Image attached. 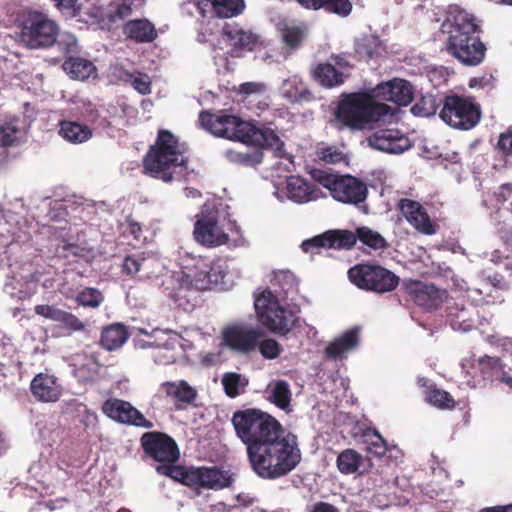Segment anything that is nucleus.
Returning <instances> with one entry per match:
<instances>
[{
    "instance_id": "obj_1",
    "label": "nucleus",
    "mask_w": 512,
    "mask_h": 512,
    "mask_svg": "<svg viewBox=\"0 0 512 512\" xmlns=\"http://www.w3.org/2000/svg\"><path fill=\"white\" fill-rule=\"evenodd\" d=\"M231 422L246 445L254 473L265 480L288 475L302 460L297 436L286 432L272 415L257 408L237 410Z\"/></svg>"
},
{
    "instance_id": "obj_2",
    "label": "nucleus",
    "mask_w": 512,
    "mask_h": 512,
    "mask_svg": "<svg viewBox=\"0 0 512 512\" xmlns=\"http://www.w3.org/2000/svg\"><path fill=\"white\" fill-rule=\"evenodd\" d=\"M481 22L459 6H450L441 29L445 35L444 50L463 66L480 65L487 47L481 40Z\"/></svg>"
},
{
    "instance_id": "obj_3",
    "label": "nucleus",
    "mask_w": 512,
    "mask_h": 512,
    "mask_svg": "<svg viewBox=\"0 0 512 512\" xmlns=\"http://www.w3.org/2000/svg\"><path fill=\"white\" fill-rule=\"evenodd\" d=\"M376 96L382 101L396 104L391 107L378 102L369 94L354 92V130L373 129L377 123L392 122L400 106H407L413 100L410 83L404 79L394 78L377 86Z\"/></svg>"
},
{
    "instance_id": "obj_4",
    "label": "nucleus",
    "mask_w": 512,
    "mask_h": 512,
    "mask_svg": "<svg viewBox=\"0 0 512 512\" xmlns=\"http://www.w3.org/2000/svg\"><path fill=\"white\" fill-rule=\"evenodd\" d=\"M142 167L146 175L165 183L181 181L187 175L188 157L177 136L159 129L155 142L143 157Z\"/></svg>"
},
{
    "instance_id": "obj_5",
    "label": "nucleus",
    "mask_w": 512,
    "mask_h": 512,
    "mask_svg": "<svg viewBox=\"0 0 512 512\" xmlns=\"http://www.w3.org/2000/svg\"><path fill=\"white\" fill-rule=\"evenodd\" d=\"M156 471L190 488L222 490L234 482L233 474L217 466L185 467L180 465H158Z\"/></svg>"
},
{
    "instance_id": "obj_6",
    "label": "nucleus",
    "mask_w": 512,
    "mask_h": 512,
    "mask_svg": "<svg viewBox=\"0 0 512 512\" xmlns=\"http://www.w3.org/2000/svg\"><path fill=\"white\" fill-rule=\"evenodd\" d=\"M16 26L18 41L28 49H47L57 42L59 26L44 12L25 9L18 14Z\"/></svg>"
},
{
    "instance_id": "obj_7",
    "label": "nucleus",
    "mask_w": 512,
    "mask_h": 512,
    "mask_svg": "<svg viewBox=\"0 0 512 512\" xmlns=\"http://www.w3.org/2000/svg\"><path fill=\"white\" fill-rule=\"evenodd\" d=\"M254 306L259 321L273 333L286 335L295 325V314L282 307L270 290H265L257 296Z\"/></svg>"
},
{
    "instance_id": "obj_8",
    "label": "nucleus",
    "mask_w": 512,
    "mask_h": 512,
    "mask_svg": "<svg viewBox=\"0 0 512 512\" xmlns=\"http://www.w3.org/2000/svg\"><path fill=\"white\" fill-rule=\"evenodd\" d=\"M439 116L449 126L467 131L479 123L481 109L472 99L454 94L444 98Z\"/></svg>"
},
{
    "instance_id": "obj_9",
    "label": "nucleus",
    "mask_w": 512,
    "mask_h": 512,
    "mask_svg": "<svg viewBox=\"0 0 512 512\" xmlns=\"http://www.w3.org/2000/svg\"><path fill=\"white\" fill-rule=\"evenodd\" d=\"M399 277L389 269L373 263L354 265V285L376 293L394 291L399 285Z\"/></svg>"
},
{
    "instance_id": "obj_10",
    "label": "nucleus",
    "mask_w": 512,
    "mask_h": 512,
    "mask_svg": "<svg viewBox=\"0 0 512 512\" xmlns=\"http://www.w3.org/2000/svg\"><path fill=\"white\" fill-rule=\"evenodd\" d=\"M199 122L204 129L217 137L238 141H242L245 128L248 127V122L226 111H202Z\"/></svg>"
},
{
    "instance_id": "obj_11",
    "label": "nucleus",
    "mask_w": 512,
    "mask_h": 512,
    "mask_svg": "<svg viewBox=\"0 0 512 512\" xmlns=\"http://www.w3.org/2000/svg\"><path fill=\"white\" fill-rule=\"evenodd\" d=\"M140 444L144 453L161 465H174L180 458L176 441L166 433L146 432L141 436Z\"/></svg>"
},
{
    "instance_id": "obj_12",
    "label": "nucleus",
    "mask_w": 512,
    "mask_h": 512,
    "mask_svg": "<svg viewBox=\"0 0 512 512\" xmlns=\"http://www.w3.org/2000/svg\"><path fill=\"white\" fill-rule=\"evenodd\" d=\"M265 332L258 327L244 324H232L223 328L221 345L238 354L248 355L257 349L259 337Z\"/></svg>"
},
{
    "instance_id": "obj_13",
    "label": "nucleus",
    "mask_w": 512,
    "mask_h": 512,
    "mask_svg": "<svg viewBox=\"0 0 512 512\" xmlns=\"http://www.w3.org/2000/svg\"><path fill=\"white\" fill-rule=\"evenodd\" d=\"M218 211H202L194 224V239L202 246L213 248L226 244L228 234L219 225Z\"/></svg>"
},
{
    "instance_id": "obj_14",
    "label": "nucleus",
    "mask_w": 512,
    "mask_h": 512,
    "mask_svg": "<svg viewBox=\"0 0 512 512\" xmlns=\"http://www.w3.org/2000/svg\"><path fill=\"white\" fill-rule=\"evenodd\" d=\"M301 249L310 254H319L322 249L350 250L352 249V231L347 229L327 230L304 240Z\"/></svg>"
},
{
    "instance_id": "obj_15",
    "label": "nucleus",
    "mask_w": 512,
    "mask_h": 512,
    "mask_svg": "<svg viewBox=\"0 0 512 512\" xmlns=\"http://www.w3.org/2000/svg\"><path fill=\"white\" fill-rule=\"evenodd\" d=\"M103 413L110 419L136 427L151 429L154 424L145 418V416L131 403L122 399L110 398L102 405Z\"/></svg>"
},
{
    "instance_id": "obj_16",
    "label": "nucleus",
    "mask_w": 512,
    "mask_h": 512,
    "mask_svg": "<svg viewBox=\"0 0 512 512\" xmlns=\"http://www.w3.org/2000/svg\"><path fill=\"white\" fill-rule=\"evenodd\" d=\"M403 286L411 300L426 310L437 309L447 298L446 290L439 289L434 284L409 280L404 282Z\"/></svg>"
},
{
    "instance_id": "obj_17",
    "label": "nucleus",
    "mask_w": 512,
    "mask_h": 512,
    "mask_svg": "<svg viewBox=\"0 0 512 512\" xmlns=\"http://www.w3.org/2000/svg\"><path fill=\"white\" fill-rule=\"evenodd\" d=\"M310 175L313 180L327 188L332 197L343 203H352V176L328 173L322 169H312Z\"/></svg>"
},
{
    "instance_id": "obj_18",
    "label": "nucleus",
    "mask_w": 512,
    "mask_h": 512,
    "mask_svg": "<svg viewBox=\"0 0 512 512\" xmlns=\"http://www.w3.org/2000/svg\"><path fill=\"white\" fill-rule=\"evenodd\" d=\"M366 141L369 147L391 154L402 153L411 147L409 138L395 129L378 130Z\"/></svg>"
},
{
    "instance_id": "obj_19",
    "label": "nucleus",
    "mask_w": 512,
    "mask_h": 512,
    "mask_svg": "<svg viewBox=\"0 0 512 512\" xmlns=\"http://www.w3.org/2000/svg\"><path fill=\"white\" fill-rule=\"evenodd\" d=\"M354 442L367 454L381 458L386 454L387 445L380 433L370 424L357 421L354 423Z\"/></svg>"
},
{
    "instance_id": "obj_20",
    "label": "nucleus",
    "mask_w": 512,
    "mask_h": 512,
    "mask_svg": "<svg viewBox=\"0 0 512 512\" xmlns=\"http://www.w3.org/2000/svg\"><path fill=\"white\" fill-rule=\"evenodd\" d=\"M397 208L417 231L425 235L436 233V226L432 223L426 209L418 201L402 198L399 200Z\"/></svg>"
},
{
    "instance_id": "obj_21",
    "label": "nucleus",
    "mask_w": 512,
    "mask_h": 512,
    "mask_svg": "<svg viewBox=\"0 0 512 512\" xmlns=\"http://www.w3.org/2000/svg\"><path fill=\"white\" fill-rule=\"evenodd\" d=\"M196 6L199 13L218 18H232L242 13L245 4L244 0H188Z\"/></svg>"
},
{
    "instance_id": "obj_22",
    "label": "nucleus",
    "mask_w": 512,
    "mask_h": 512,
    "mask_svg": "<svg viewBox=\"0 0 512 512\" xmlns=\"http://www.w3.org/2000/svg\"><path fill=\"white\" fill-rule=\"evenodd\" d=\"M213 262L209 257L199 256L194 259V264L189 268L187 277L190 278L191 285L199 291L211 288L212 284H216L219 275L213 271Z\"/></svg>"
},
{
    "instance_id": "obj_23",
    "label": "nucleus",
    "mask_w": 512,
    "mask_h": 512,
    "mask_svg": "<svg viewBox=\"0 0 512 512\" xmlns=\"http://www.w3.org/2000/svg\"><path fill=\"white\" fill-rule=\"evenodd\" d=\"M241 142L274 149L276 152L282 151L284 147L283 141L274 129L265 126L258 127L250 122H248V127L245 128Z\"/></svg>"
},
{
    "instance_id": "obj_24",
    "label": "nucleus",
    "mask_w": 512,
    "mask_h": 512,
    "mask_svg": "<svg viewBox=\"0 0 512 512\" xmlns=\"http://www.w3.org/2000/svg\"><path fill=\"white\" fill-rule=\"evenodd\" d=\"M32 395L41 402H56L62 395L58 379L49 374H37L30 384Z\"/></svg>"
},
{
    "instance_id": "obj_25",
    "label": "nucleus",
    "mask_w": 512,
    "mask_h": 512,
    "mask_svg": "<svg viewBox=\"0 0 512 512\" xmlns=\"http://www.w3.org/2000/svg\"><path fill=\"white\" fill-rule=\"evenodd\" d=\"M277 30L283 43V49L288 54L298 50L308 35V29L304 23L282 21L277 24Z\"/></svg>"
},
{
    "instance_id": "obj_26",
    "label": "nucleus",
    "mask_w": 512,
    "mask_h": 512,
    "mask_svg": "<svg viewBox=\"0 0 512 512\" xmlns=\"http://www.w3.org/2000/svg\"><path fill=\"white\" fill-rule=\"evenodd\" d=\"M223 33L231 47L230 53L233 57L240 56L244 50L253 51L259 41L258 35L237 27L224 28Z\"/></svg>"
},
{
    "instance_id": "obj_27",
    "label": "nucleus",
    "mask_w": 512,
    "mask_h": 512,
    "mask_svg": "<svg viewBox=\"0 0 512 512\" xmlns=\"http://www.w3.org/2000/svg\"><path fill=\"white\" fill-rule=\"evenodd\" d=\"M286 190L289 199L296 203H306L316 200L321 192L317 187L296 175H291L287 178Z\"/></svg>"
},
{
    "instance_id": "obj_28",
    "label": "nucleus",
    "mask_w": 512,
    "mask_h": 512,
    "mask_svg": "<svg viewBox=\"0 0 512 512\" xmlns=\"http://www.w3.org/2000/svg\"><path fill=\"white\" fill-rule=\"evenodd\" d=\"M477 311L474 307L455 304L447 308V319L453 330L468 332L476 326Z\"/></svg>"
},
{
    "instance_id": "obj_29",
    "label": "nucleus",
    "mask_w": 512,
    "mask_h": 512,
    "mask_svg": "<svg viewBox=\"0 0 512 512\" xmlns=\"http://www.w3.org/2000/svg\"><path fill=\"white\" fill-rule=\"evenodd\" d=\"M123 33L136 43H150L157 38V31L146 18L129 20L123 26Z\"/></svg>"
},
{
    "instance_id": "obj_30",
    "label": "nucleus",
    "mask_w": 512,
    "mask_h": 512,
    "mask_svg": "<svg viewBox=\"0 0 512 512\" xmlns=\"http://www.w3.org/2000/svg\"><path fill=\"white\" fill-rule=\"evenodd\" d=\"M282 94L292 104L308 103L315 99L313 92L297 76L290 77L284 81Z\"/></svg>"
},
{
    "instance_id": "obj_31",
    "label": "nucleus",
    "mask_w": 512,
    "mask_h": 512,
    "mask_svg": "<svg viewBox=\"0 0 512 512\" xmlns=\"http://www.w3.org/2000/svg\"><path fill=\"white\" fill-rule=\"evenodd\" d=\"M311 77L324 88H334L345 82L346 76L330 63H318L311 70Z\"/></svg>"
},
{
    "instance_id": "obj_32",
    "label": "nucleus",
    "mask_w": 512,
    "mask_h": 512,
    "mask_svg": "<svg viewBox=\"0 0 512 512\" xmlns=\"http://www.w3.org/2000/svg\"><path fill=\"white\" fill-rule=\"evenodd\" d=\"M161 389L167 397L184 404H192L197 398V390L185 380L163 382Z\"/></svg>"
},
{
    "instance_id": "obj_33",
    "label": "nucleus",
    "mask_w": 512,
    "mask_h": 512,
    "mask_svg": "<svg viewBox=\"0 0 512 512\" xmlns=\"http://www.w3.org/2000/svg\"><path fill=\"white\" fill-rule=\"evenodd\" d=\"M129 332L123 324L115 323L102 330L100 344L108 351L120 348L128 339Z\"/></svg>"
},
{
    "instance_id": "obj_34",
    "label": "nucleus",
    "mask_w": 512,
    "mask_h": 512,
    "mask_svg": "<svg viewBox=\"0 0 512 512\" xmlns=\"http://www.w3.org/2000/svg\"><path fill=\"white\" fill-rule=\"evenodd\" d=\"M59 135L71 143L78 144L89 140L92 137V130L87 125L62 120L59 123Z\"/></svg>"
},
{
    "instance_id": "obj_35",
    "label": "nucleus",
    "mask_w": 512,
    "mask_h": 512,
    "mask_svg": "<svg viewBox=\"0 0 512 512\" xmlns=\"http://www.w3.org/2000/svg\"><path fill=\"white\" fill-rule=\"evenodd\" d=\"M302 7L311 10L324 9L341 16H347L352 5L349 0H296Z\"/></svg>"
},
{
    "instance_id": "obj_36",
    "label": "nucleus",
    "mask_w": 512,
    "mask_h": 512,
    "mask_svg": "<svg viewBox=\"0 0 512 512\" xmlns=\"http://www.w3.org/2000/svg\"><path fill=\"white\" fill-rule=\"evenodd\" d=\"M63 70L76 80H85L96 72V67L88 59L81 57H69L62 65Z\"/></svg>"
},
{
    "instance_id": "obj_37",
    "label": "nucleus",
    "mask_w": 512,
    "mask_h": 512,
    "mask_svg": "<svg viewBox=\"0 0 512 512\" xmlns=\"http://www.w3.org/2000/svg\"><path fill=\"white\" fill-rule=\"evenodd\" d=\"M357 240L364 246L375 251H382L389 247L388 242L380 233L366 226L358 227L354 230V245Z\"/></svg>"
},
{
    "instance_id": "obj_38",
    "label": "nucleus",
    "mask_w": 512,
    "mask_h": 512,
    "mask_svg": "<svg viewBox=\"0 0 512 512\" xmlns=\"http://www.w3.org/2000/svg\"><path fill=\"white\" fill-rule=\"evenodd\" d=\"M424 396L426 402L441 410L453 409L456 404L449 392L437 388L436 385H430L428 390H424Z\"/></svg>"
},
{
    "instance_id": "obj_39",
    "label": "nucleus",
    "mask_w": 512,
    "mask_h": 512,
    "mask_svg": "<svg viewBox=\"0 0 512 512\" xmlns=\"http://www.w3.org/2000/svg\"><path fill=\"white\" fill-rule=\"evenodd\" d=\"M102 365L98 361L95 355H90L85 358V362L82 363L76 369V375L83 383L94 382L100 375Z\"/></svg>"
},
{
    "instance_id": "obj_40",
    "label": "nucleus",
    "mask_w": 512,
    "mask_h": 512,
    "mask_svg": "<svg viewBox=\"0 0 512 512\" xmlns=\"http://www.w3.org/2000/svg\"><path fill=\"white\" fill-rule=\"evenodd\" d=\"M19 120L12 118L0 123V147L15 146L19 142Z\"/></svg>"
},
{
    "instance_id": "obj_41",
    "label": "nucleus",
    "mask_w": 512,
    "mask_h": 512,
    "mask_svg": "<svg viewBox=\"0 0 512 512\" xmlns=\"http://www.w3.org/2000/svg\"><path fill=\"white\" fill-rule=\"evenodd\" d=\"M352 348V329L347 330L341 338L335 339L325 348L328 359H342L345 352Z\"/></svg>"
},
{
    "instance_id": "obj_42",
    "label": "nucleus",
    "mask_w": 512,
    "mask_h": 512,
    "mask_svg": "<svg viewBox=\"0 0 512 512\" xmlns=\"http://www.w3.org/2000/svg\"><path fill=\"white\" fill-rule=\"evenodd\" d=\"M247 384V379L235 372L225 373L222 377L224 391L230 398H235L244 393Z\"/></svg>"
},
{
    "instance_id": "obj_43",
    "label": "nucleus",
    "mask_w": 512,
    "mask_h": 512,
    "mask_svg": "<svg viewBox=\"0 0 512 512\" xmlns=\"http://www.w3.org/2000/svg\"><path fill=\"white\" fill-rule=\"evenodd\" d=\"M225 157L231 163L246 167L256 166L262 161V154L258 151L241 152L234 149H228L225 151Z\"/></svg>"
},
{
    "instance_id": "obj_44",
    "label": "nucleus",
    "mask_w": 512,
    "mask_h": 512,
    "mask_svg": "<svg viewBox=\"0 0 512 512\" xmlns=\"http://www.w3.org/2000/svg\"><path fill=\"white\" fill-rule=\"evenodd\" d=\"M119 78L124 82L130 83L132 87L142 95H146L151 92V80L145 73L139 71H123Z\"/></svg>"
},
{
    "instance_id": "obj_45",
    "label": "nucleus",
    "mask_w": 512,
    "mask_h": 512,
    "mask_svg": "<svg viewBox=\"0 0 512 512\" xmlns=\"http://www.w3.org/2000/svg\"><path fill=\"white\" fill-rule=\"evenodd\" d=\"M270 399L280 409L288 408L291 402L289 384L284 380L276 381L271 390Z\"/></svg>"
},
{
    "instance_id": "obj_46",
    "label": "nucleus",
    "mask_w": 512,
    "mask_h": 512,
    "mask_svg": "<svg viewBox=\"0 0 512 512\" xmlns=\"http://www.w3.org/2000/svg\"><path fill=\"white\" fill-rule=\"evenodd\" d=\"M334 115L338 122L348 128H352V93L342 94Z\"/></svg>"
},
{
    "instance_id": "obj_47",
    "label": "nucleus",
    "mask_w": 512,
    "mask_h": 512,
    "mask_svg": "<svg viewBox=\"0 0 512 512\" xmlns=\"http://www.w3.org/2000/svg\"><path fill=\"white\" fill-rule=\"evenodd\" d=\"M75 301L83 307L98 308L104 301V295L97 288L86 287L76 295Z\"/></svg>"
},
{
    "instance_id": "obj_48",
    "label": "nucleus",
    "mask_w": 512,
    "mask_h": 512,
    "mask_svg": "<svg viewBox=\"0 0 512 512\" xmlns=\"http://www.w3.org/2000/svg\"><path fill=\"white\" fill-rule=\"evenodd\" d=\"M316 154L318 158L327 164L345 163L349 164V157L336 146L318 147Z\"/></svg>"
},
{
    "instance_id": "obj_49",
    "label": "nucleus",
    "mask_w": 512,
    "mask_h": 512,
    "mask_svg": "<svg viewBox=\"0 0 512 512\" xmlns=\"http://www.w3.org/2000/svg\"><path fill=\"white\" fill-rule=\"evenodd\" d=\"M257 349L261 356L267 360H273L280 356L283 351L282 346L272 338L259 337Z\"/></svg>"
},
{
    "instance_id": "obj_50",
    "label": "nucleus",
    "mask_w": 512,
    "mask_h": 512,
    "mask_svg": "<svg viewBox=\"0 0 512 512\" xmlns=\"http://www.w3.org/2000/svg\"><path fill=\"white\" fill-rule=\"evenodd\" d=\"M110 11L108 15V19L111 22H116L118 20H124L132 15L133 13V2H128L127 0L122 1H113L109 5Z\"/></svg>"
},
{
    "instance_id": "obj_51",
    "label": "nucleus",
    "mask_w": 512,
    "mask_h": 512,
    "mask_svg": "<svg viewBox=\"0 0 512 512\" xmlns=\"http://www.w3.org/2000/svg\"><path fill=\"white\" fill-rule=\"evenodd\" d=\"M85 248L76 243L63 242L56 248V253L59 257L67 259L69 262H75L78 258L85 256Z\"/></svg>"
},
{
    "instance_id": "obj_52",
    "label": "nucleus",
    "mask_w": 512,
    "mask_h": 512,
    "mask_svg": "<svg viewBox=\"0 0 512 512\" xmlns=\"http://www.w3.org/2000/svg\"><path fill=\"white\" fill-rule=\"evenodd\" d=\"M57 322L61 323L66 329L76 332L83 331L85 324L73 313L61 310Z\"/></svg>"
},
{
    "instance_id": "obj_53",
    "label": "nucleus",
    "mask_w": 512,
    "mask_h": 512,
    "mask_svg": "<svg viewBox=\"0 0 512 512\" xmlns=\"http://www.w3.org/2000/svg\"><path fill=\"white\" fill-rule=\"evenodd\" d=\"M337 468L343 474L352 473V449H345L338 455Z\"/></svg>"
},
{
    "instance_id": "obj_54",
    "label": "nucleus",
    "mask_w": 512,
    "mask_h": 512,
    "mask_svg": "<svg viewBox=\"0 0 512 512\" xmlns=\"http://www.w3.org/2000/svg\"><path fill=\"white\" fill-rule=\"evenodd\" d=\"M372 468V462L369 457H363L360 453L354 451V474L363 475Z\"/></svg>"
},
{
    "instance_id": "obj_55",
    "label": "nucleus",
    "mask_w": 512,
    "mask_h": 512,
    "mask_svg": "<svg viewBox=\"0 0 512 512\" xmlns=\"http://www.w3.org/2000/svg\"><path fill=\"white\" fill-rule=\"evenodd\" d=\"M62 309L57 308L54 305H36L34 311L37 315H40L44 318L50 319L52 321L57 322L59 318V314Z\"/></svg>"
},
{
    "instance_id": "obj_56",
    "label": "nucleus",
    "mask_w": 512,
    "mask_h": 512,
    "mask_svg": "<svg viewBox=\"0 0 512 512\" xmlns=\"http://www.w3.org/2000/svg\"><path fill=\"white\" fill-rule=\"evenodd\" d=\"M143 259H138L135 256H126L122 264L123 273L134 276L139 272Z\"/></svg>"
},
{
    "instance_id": "obj_57",
    "label": "nucleus",
    "mask_w": 512,
    "mask_h": 512,
    "mask_svg": "<svg viewBox=\"0 0 512 512\" xmlns=\"http://www.w3.org/2000/svg\"><path fill=\"white\" fill-rule=\"evenodd\" d=\"M479 364L481 367V372L484 374L494 370H502V363L498 357L485 356L480 359Z\"/></svg>"
},
{
    "instance_id": "obj_58",
    "label": "nucleus",
    "mask_w": 512,
    "mask_h": 512,
    "mask_svg": "<svg viewBox=\"0 0 512 512\" xmlns=\"http://www.w3.org/2000/svg\"><path fill=\"white\" fill-rule=\"evenodd\" d=\"M495 78L492 74H484L479 77H474L469 80V87L475 88H488L492 89L495 87Z\"/></svg>"
},
{
    "instance_id": "obj_59",
    "label": "nucleus",
    "mask_w": 512,
    "mask_h": 512,
    "mask_svg": "<svg viewBox=\"0 0 512 512\" xmlns=\"http://www.w3.org/2000/svg\"><path fill=\"white\" fill-rule=\"evenodd\" d=\"M367 194L366 184L354 177V206H359L360 203H363L367 198Z\"/></svg>"
},
{
    "instance_id": "obj_60",
    "label": "nucleus",
    "mask_w": 512,
    "mask_h": 512,
    "mask_svg": "<svg viewBox=\"0 0 512 512\" xmlns=\"http://www.w3.org/2000/svg\"><path fill=\"white\" fill-rule=\"evenodd\" d=\"M497 148L505 156H512V133H502L497 142Z\"/></svg>"
},
{
    "instance_id": "obj_61",
    "label": "nucleus",
    "mask_w": 512,
    "mask_h": 512,
    "mask_svg": "<svg viewBox=\"0 0 512 512\" xmlns=\"http://www.w3.org/2000/svg\"><path fill=\"white\" fill-rule=\"evenodd\" d=\"M309 512H340L338 508H336L334 505L328 503L319 501L312 505Z\"/></svg>"
},
{
    "instance_id": "obj_62",
    "label": "nucleus",
    "mask_w": 512,
    "mask_h": 512,
    "mask_svg": "<svg viewBox=\"0 0 512 512\" xmlns=\"http://www.w3.org/2000/svg\"><path fill=\"white\" fill-rule=\"evenodd\" d=\"M497 200L501 202L508 201L512 196V185L511 184H503L499 187L498 192L496 193Z\"/></svg>"
},
{
    "instance_id": "obj_63",
    "label": "nucleus",
    "mask_w": 512,
    "mask_h": 512,
    "mask_svg": "<svg viewBox=\"0 0 512 512\" xmlns=\"http://www.w3.org/2000/svg\"><path fill=\"white\" fill-rule=\"evenodd\" d=\"M499 234L504 245L512 250V229L501 228Z\"/></svg>"
},
{
    "instance_id": "obj_64",
    "label": "nucleus",
    "mask_w": 512,
    "mask_h": 512,
    "mask_svg": "<svg viewBox=\"0 0 512 512\" xmlns=\"http://www.w3.org/2000/svg\"><path fill=\"white\" fill-rule=\"evenodd\" d=\"M479 512H512V504L486 507L481 509Z\"/></svg>"
}]
</instances>
